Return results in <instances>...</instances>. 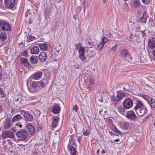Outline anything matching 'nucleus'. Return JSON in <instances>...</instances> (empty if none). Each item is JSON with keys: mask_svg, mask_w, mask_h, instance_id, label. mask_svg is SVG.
<instances>
[{"mask_svg": "<svg viewBox=\"0 0 155 155\" xmlns=\"http://www.w3.org/2000/svg\"><path fill=\"white\" fill-rule=\"evenodd\" d=\"M45 84L42 81L32 82L30 86V91L32 92H35L42 88Z\"/></svg>", "mask_w": 155, "mask_h": 155, "instance_id": "f257e3e1", "label": "nucleus"}, {"mask_svg": "<svg viewBox=\"0 0 155 155\" xmlns=\"http://www.w3.org/2000/svg\"><path fill=\"white\" fill-rule=\"evenodd\" d=\"M120 55L122 59L125 60L129 62H132V58L130 56V54L128 51L125 49L122 50L120 52Z\"/></svg>", "mask_w": 155, "mask_h": 155, "instance_id": "f03ea898", "label": "nucleus"}, {"mask_svg": "<svg viewBox=\"0 0 155 155\" xmlns=\"http://www.w3.org/2000/svg\"><path fill=\"white\" fill-rule=\"evenodd\" d=\"M28 135V132L25 129H21L16 134V137L20 140H24L26 139Z\"/></svg>", "mask_w": 155, "mask_h": 155, "instance_id": "7ed1b4c3", "label": "nucleus"}, {"mask_svg": "<svg viewBox=\"0 0 155 155\" xmlns=\"http://www.w3.org/2000/svg\"><path fill=\"white\" fill-rule=\"evenodd\" d=\"M21 113L23 116L25 121L28 122L32 121L33 117L31 113L28 111L21 110Z\"/></svg>", "mask_w": 155, "mask_h": 155, "instance_id": "20e7f679", "label": "nucleus"}, {"mask_svg": "<svg viewBox=\"0 0 155 155\" xmlns=\"http://www.w3.org/2000/svg\"><path fill=\"white\" fill-rule=\"evenodd\" d=\"M108 40V39L106 37H104L101 38V41L96 45V46L99 51H101V50L104 45L107 41Z\"/></svg>", "mask_w": 155, "mask_h": 155, "instance_id": "39448f33", "label": "nucleus"}, {"mask_svg": "<svg viewBox=\"0 0 155 155\" xmlns=\"http://www.w3.org/2000/svg\"><path fill=\"white\" fill-rule=\"evenodd\" d=\"M123 106L126 109H129L132 106L133 103L131 99L128 98L123 102Z\"/></svg>", "mask_w": 155, "mask_h": 155, "instance_id": "423d86ee", "label": "nucleus"}, {"mask_svg": "<svg viewBox=\"0 0 155 155\" xmlns=\"http://www.w3.org/2000/svg\"><path fill=\"white\" fill-rule=\"evenodd\" d=\"M147 108L143 106L138 110H137L135 111L138 115L141 116L146 114L147 112Z\"/></svg>", "mask_w": 155, "mask_h": 155, "instance_id": "0eeeda50", "label": "nucleus"}, {"mask_svg": "<svg viewBox=\"0 0 155 155\" xmlns=\"http://www.w3.org/2000/svg\"><path fill=\"white\" fill-rule=\"evenodd\" d=\"M25 128L27 131H28V134L30 135H33L35 131L34 126L30 124H26Z\"/></svg>", "mask_w": 155, "mask_h": 155, "instance_id": "6e6552de", "label": "nucleus"}, {"mask_svg": "<svg viewBox=\"0 0 155 155\" xmlns=\"http://www.w3.org/2000/svg\"><path fill=\"white\" fill-rule=\"evenodd\" d=\"M79 52V58L82 61L86 59V57L85 56V48H84L82 46L78 50Z\"/></svg>", "mask_w": 155, "mask_h": 155, "instance_id": "1a4fd4ad", "label": "nucleus"}, {"mask_svg": "<svg viewBox=\"0 0 155 155\" xmlns=\"http://www.w3.org/2000/svg\"><path fill=\"white\" fill-rule=\"evenodd\" d=\"M2 136L4 139L7 137L13 138L15 137L14 134L12 132L8 131H5L2 132Z\"/></svg>", "mask_w": 155, "mask_h": 155, "instance_id": "9d476101", "label": "nucleus"}, {"mask_svg": "<svg viewBox=\"0 0 155 155\" xmlns=\"http://www.w3.org/2000/svg\"><path fill=\"white\" fill-rule=\"evenodd\" d=\"M0 26L2 30L4 31H10L11 27L9 24L5 22H0Z\"/></svg>", "mask_w": 155, "mask_h": 155, "instance_id": "9b49d317", "label": "nucleus"}, {"mask_svg": "<svg viewBox=\"0 0 155 155\" xmlns=\"http://www.w3.org/2000/svg\"><path fill=\"white\" fill-rule=\"evenodd\" d=\"M15 0H5L6 6L9 8H13L15 5Z\"/></svg>", "mask_w": 155, "mask_h": 155, "instance_id": "f8f14e48", "label": "nucleus"}, {"mask_svg": "<svg viewBox=\"0 0 155 155\" xmlns=\"http://www.w3.org/2000/svg\"><path fill=\"white\" fill-rule=\"evenodd\" d=\"M42 75V73L40 71L36 72L31 76V78L33 80H38L41 78Z\"/></svg>", "mask_w": 155, "mask_h": 155, "instance_id": "ddd939ff", "label": "nucleus"}, {"mask_svg": "<svg viewBox=\"0 0 155 155\" xmlns=\"http://www.w3.org/2000/svg\"><path fill=\"white\" fill-rule=\"evenodd\" d=\"M126 115L127 117L130 119L134 120L136 118L137 116L135 113L133 111H130L127 112Z\"/></svg>", "mask_w": 155, "mask_h": 155, "instance_id": "4468645a", "label": "nucleus"}, {"mask_svg": "<svg viewBox=\"0 0 155 155\" xmlns=\"http://www.w3.org/2000/svg\"><path fill=\"white\" fill-rule=\"evenodd\" d=\"M135 105L134 109L135 111L140 109V107H142L144 105L142 102L140 100H138L136 101L134 103Z\"/></svg>", "mask_w": 155, "mask_h": 155, "instance_id": "2eb2a0df", "label": "nucleus"}, {"mask_svg": "<svg viewBox=\"0 0 155 155\" xmlns=\"http://www.w3.org/2000/svg\"><path fill=\"white\" fill-rule=\"evenodd\" d=\"M148 45L149 47L151 49H153L155 48V38H150L148 42Z\"/></svg>", "mask_w": 155, "mask_h": 155, "instance_id": "dca6fc26", "label": "nucleus"}, {"mask_svg": "<svg viewBox=\"0 0 155 155\" xmlns=\"http://www.w3.org/2000/svg\"><path fill=\"white\" fill-rule=\"evenodd\" d=\"M40 60L41 61H44L47 58V55L45 52L43 51L41 52L39 55Z\"/></svg>", "mask_w": 155, "mask_h": 155, "instance_id": "f3484780", "label": "nucleus"}, {"mask_svg": "<svg viewBox=\"0 0 155 155\" xmlns=\"http://www.w3.org/2000/svg\"><path fill=\"white\" fill-rule=\"evenodd\" d=\"M11 119L7 118L4 123V127L5 129L9 128L11 126Z\"/></svg>", "mask_w": 155, "mask_h": 155, "instance_id": "a211bd4d", "label": "nucleus"}, {"mask_svg": "<svg viewBox=\"0 0 155 155\" xmlns=\"http://www.w3.org/2000/svg\"><path fill=\"white\" fill-rule=\"evenodd\" d=\"M39 51V48L37 46H35L32 48L31 51V53L32 54H37Z\"/></svg>", "mask_w": 155, "mask_h": 155, "instance_id": "6ab92c4d", "label": "nucleus"}, {"mask_svg": "<svg viewBox=\"0 0 155 155\" xmlns=\"http://www.w3.org/2000/svg\"><path fill=\"white\" fill-rule=\"evenodd\" d=\"M148 17V15H147V12L146 11H144L140 19V21L143 23H145L146 21V19Z\"/></svg>", "mask_w": 155, "mask_h": 155, "instance_id": "aec40b11", "label": "nucleus"}, {"mask_svg": "<svg viewBox=\"0 0 155 155\" xmlns=\"http://www.w3.org/2000/svg\"><path fill=\"white\" fill-rule=\"evenodd\" d=\"M130 3L133 4L134 8L139 7L140 5V3L139 0H131Z\"/></svg>", "mask_w": 155, "mask_h": 155, "instance_id": "412c9836", "label": "nucleus"}, {"mask_svg": "<svg viewBox=\"0 0 155 155\" xmlns=\"http://www.w3.org/2000/svg\"><path fill=\"white\" fill-rule=\"evenodd\" d=\"M7 35L5 32H3L0 34V39L2 41H5L7 40Z\"/></svg>", "mask_w": 155, "mask_h": 155, "instance_id": "4be33fe9", "label": "nucleus"}, {"mask_svg": "<svg viewBox=\"0 0 155 155\" xmlns=\"http://www.w3.org/2000/svg\"><path fill=\"white\" fill-rule=\"evenodd\" d=\"M125 96V95L124 93L121 92L120 91H117V95L116 96V97L119 100H120L123 97Z\"/></svg>", "mask_w": 155, "mask_h": 155, "instance_id": "5701e85b", "label": "nucleus"}, {"mask_svg": "<svg viewBox=\"0 0 155 155\" xmlns=\"http://www.w3.org/2000/svg\"><path fill=\"white\" fill-rule=\"evenodd\" d=\"M38 59L37 56L32 55L30 57V61L31 63L35 64L37 62Z\"/></svg>", "mask_w": 155, "mask_h": 155, "instance_id": "b1692460", "label": "nucleus"}, {"mask_svg": "<svg viewBox=\"0 0 155 155\" xmlns=\"http://www.w3.org/2000/svg\"><path fill=\"white\" fill-rule=\"evenodd\" d=\"M22 118V117L20 114L14 116L12 118L13 122H16L21 120Z\"/></svg>", "mask_w": 155, "mask_h": 155, "instance_id": "393cba45", "label": "nucleus"}, {"mask_svg": "<svg viewBox=\"0 0 155 155\" xmlns=\"http://www.w3.org/2000/svg\"><path fill=\"white\" fill-rule=\"evenodd\" d=\"M52 119L53 126V127H55L57 126V124L58 123L59 118L57 117H54Z\"/></svg>", "mask_w": 155, "mask_h": 155, "instance_id": "a878e982", "label": "nucleus"}, {"mask_svg": "<svg viewBox=\"0 0 155 155\" xmlns=\"http://www.w3.org/2000/svg\"><path fill=\"white\" fill-rule=\"evenodd\" d=\"M68 150L72 155H76V150L73 146H69L68 147Z\"/></svg>", "mask_w": 155, "mask_h": 155, "instance_id": "bb28decb", "label": "nucleus"}, {"mask_svg": "<svg viewBox=\"0 0 155 155\" xmlns=\"http://www.w3.org/2000/svg\"><path fill=\"white\" fill-rule=\"evenodd\" d=\"M148 103L152 108H155V100L151 97Z\"/></svg>", "mask_w": 155, "mask_h": 155, "instance_id": "cd10ccee", "label": "nucleus"}, {"mask_svg": "<svg viewBox=\"0 0 155 155\" xmlns=\"http://www.w3.org/2000/svg\"><path fill=\"white\" fill-rule=\"evenodd\" d=\"M60 110V108L58 106H54L52 109V112L54 114H58Z\"/></svg>", "mask_w": 155, "mask_h": 155, "instance_id": "c85d7f7f", "label": "nucleus"}, {"mask_svg": "<svg viewBox=\"0 0 155 155\" xmlns=\"http://www.w3.org/2000/svg\"><path fill=\"white\" fill-rule=\"evenodd\" d=\"M21 62L25 66L27 67L28 66L29 63L27 58H21Z\"/></svg>", "mask_w": 155, "mask_h": 155, "instance_id": "c756f323", "label": "nucleus"}, {"mask_svg": "<svg viewBox=\"0 0 155 155\" xmlns=\"http://www.w3.org/2000/svg\"><path fill=\"white\" fill-rule=\"evenodd\" d=\"M40 49L42 50H45L48 48L47 45L45 44H41L39 45Z\"/></svg>", "mask_w": 155, "mask_h": 155, "instance_id": "7c9ffc66", "label": "nucleus"}, {"mask_svg": "<svg viewBox=\"0 0 155 155\" xmlns=\"http://www.w3.org/2000/svg\"><path fill=\"white\" fill-rule=\"evenodd\" d=\"M129 124L127 122H124L123 124V129L124 130H127L128 128Z\"/></svg>", "mask_w": 155, "mask_h": 155, "instance_id": "2f4dec72", "label": "nucleus"}, {"mask_svg": "<svg viewBox=\"0 0 155 155\" xmlns=\"http://www.w3.org/2000/svg\"><path fill=\"white\" fill-rule=\"evenodd\" d=\"M34 8H33V7L31 6H30L29 7V8L28 9V12L29 13V14H34Z\"/></svg>", "mask_w": 155, "mask_h": 155, "instance_id": "473e14b6", "label": "nucleus"}, {"mask_svg": "<svg viewBox=\"0 0 155 155\" xmlns=\"http://www.w3.org/2000/svg\"><path fill=\"white\" fill-rule=\"evenodd\" d=\"M125 109H126L125 108L123 107L122 106H119L118 109L119 111L121 113L123 114L124 113V112L125 111Z\"/></svg>", "mask_w": 155, "mask_h": 155, "instance_id": "72a5a7b5", "label": "nucleus"}, {"mask_svg": "<svg viewBox=\"0 0 155 155\" xmlns=\"http://www.w3.org/2000/svg\"><path fill=\"white\" fill-rule=\"evenodd\" d=\"M75 47H76V49L78 50L82 47V44L81 42H79L75 44Z\"/></svg>", "mask_w": 155, "mask_h": 155, "instance_id": "f704fd0d", "label": "nucleus"}, {"mask_svg": "<svg viewBox=\"0 0 155 155\" xmlns=\"http://www.w3.org/2000/svg\"><path fill=\"white\" fill-rule=\"evenodd\" d=\"M142 96L143 97V98L147 101V102H148V101H149L151 97L145 95H143Z\"/></svg>", "mask_w": 155, "mask_h": 155, "instance_id": "c9c22d12", "label": "nucleus"}, {"mask_svg": "<svg viewBox=\"0 0 155 155\" xmlns=\"http://www.w3.org/2000/svg\"><path fill=\"white\" fill-rule=\"evenodd\" d=\"M36 38L35 37H33L31 35L29 36L28 37V40L30 41H32L34 40Z\"/></svg>", "mask_w": 155, "mask_h": 155, "instance_id": "e433bc0d", "label": "nucleus"}, {"mask_svg": "<svg viewBox=\"0 0 155 155\" xmlns=\"http://www.w3.org/2000/svg\"><path fill=\"white\" fill-rule=\"evenodd\" d=\"M142 2L145 5H147L150 2V0H141Z\"/></svg>", "mask_w": 155, "mask_h": 155, "instance_id": "4c0bfd02", "label": "nucleus"}, {"mask_svg": "<svg viewBox=\"0 0 155 155\" xmlns=\"http://www.w3.org/2000/svg\"><path fill=\"white\" fill-rule=\"evenodd\" d=\"M21 55L25 57H27L28 55V52L26 50H25L21 54Z\"/></svg>", "mask_w": 155, "mask_h": 155, "instance_id": "58836bf2", "label": "nucleus"}, {"mask_svg": "<svg viewBox=\"0 0 155 155\" xmlns=\"http://www.w3.org/2000/svg\"><path fill=\"white\" fill-rule=\"evenodd\" d=\"M118 101H119V100H118L117 98L115 96L113 97L111 99V101L114 102H117Z\"/></svg>", "mask_w": 155, "mask_h": 155, "instance_id": "ea45409f", "label": "nucleus"}, {"mask_svg": "<svg viewBox=\"0 0 155 155\" xmlns=\"http://www.w3.org/2000/svg\"><path fill=\"white\" fill-rule=\"evenodd\" d=\"M89 84L91 85H93L95 83L94 81L92 78H90L89 80Z\"/></svg>", "mask_w": 155, "mask_h": 155, "instance_id": "a19ab883", "label": "nucleus"}, {"mask_svg": "<svg viewBox=\"0 0 155 155\" xmlns=\"http://www.w3.org/2000/svg\"><path fill=\"white\" fill-rule=\"evenodd\" d=\"M78 106L75 105L73 106V110L74 111L76 112L78 111Z\"/></svg>", "mask_w": 155, "mask_h": 155, "instance_id": "79ce46f5", "label": "nucleus"}, {"mask_svg": "<svg viewBox=\"0 0 155 155\" xmlns=\"http://www.w3.org/2000/svg\"><path fill=\"white\" fill-rule=\"evenodd\" d=\"M117 44H116V45L114 46L112 48H111V50L112 51H115L117 49Z\"/></svg>", "mask_w": 155, "mask_h": 155, "instance_id": "37998d69", "label": "nucleus"}, {"mask_svg": "<svg viewBox=\"0 0 155 155\" xmlns=\"http://www.w3.org/2000/svg\"><path fill=\"white\" fill-rule=\"evenodd\" d=\"M113 131L115 133H116L117 134H119L120 133V132L116 128H114L113 130Z\"/></svg>", "mask_w": 155, "mask_h": 155, "instance_id": "c03bdc74", "label": "nucleus"}, {"mask_svg": "<svg viewBox=\"0 0 155 155\" xmlns=\"http://www.w3.org/2000/svg\"><path fill=\"white\" fill-rule=\"evenodd\" d=\"M142 35V36L143 37H144L146 36V34L143 31H140Z\"/></svg>", "mask_w": 155, "mask_h": 155, "instance_id": "a18cd8bd", "label": "nucleus"}, {"mask_svg": "<svg viewBox=\"0 0 155 155\" xmlns=\"http://www.w3.org/2000/svg\"><path fill=\"white\" fill-rule=\"evenodd\" d=\"M83 134L85 136H87L89 134V132L87 133V130L83 132Z\"/></svg>", "mask_w": 155, "mask_h": 155, "instance_id": "49530a36", "label": "nucleus"}, {"mask_svg": "<svg viewBox=\"0 0 155 155\" xmlns=\"http://www.w3.org/2000/svg\"><path fill=\"white\" fill-rule=\"evenodd\" d=\"M32 155H37V153L36 151H33Z\"/></svg>", "mask_w": 155, "mask_h": 155, "instance_id": "de8ad7c7", "label": "nucleus"}, {"mask_svg": "<svg viewBox=\"0 0 155 155\" xmlns=\"http://www.w3.org/2000/svg\"><path fill=\"white\" fill-rule=\"evenodd\" d=\"M3 89H1L0 87V94H2V93H3Z\"/></svg>", "mask_w": 155, "mask_h": 155, "instance_id": "09e8293b", "label": "nucleus"}, {"mask_svg": "<svg viewBox=\"0 0 155 155\" xmlns=\"http://www.w3.org/2000/svg\"><path fill=\"white\" fill-rule=\"evenodd\" d=\"M32 22V20H31L30 18L29 20L28 21V23L29 24H31Z\"/></svg>", "mask_w": 155, "mask_h": 155, "instance_id": "8fccbe9b", "label": "nucleus"}, {"mask_svg": "<svg viewBox=\"0 0 155 155\" xmlns=\"http://www.w3.org/2000/svg\"><path fill=\"white\" fill-rule=\"evenodd\" d=\"M105 153V151L104 150H102L101 151V153L102 154Z\"/></svg>", "mask_w": 155, "mask_h": 155, "instance_id": "3c124183", "label": "nucleus"}, {"mask_svg": "<svg viewBox=\"0 0 155 155\" xmlns=\"http://www.w3.org/2000/svg\"><path fill=\"white\" fill-rule=\"evenodd\" d=\"M2 78V73L0 72V80H1Z\"/></svg>", "mask_w": 155, "mask_h": 155, "instance_id": "603ef678", "label": "nucleus"}, {"mask_svg": "<svg viewBox=\"0 0 155 155\" xmlns=\"http://www.w3.org/2000/svg\"><path fill=\"white\" fill-rule=\"evenodd\" d=\"M119 140H120L119 139H115L114 140V141L115 142H117L119 141Z\"/></svg>", "mask_w": 155, "mask_h": 155, "instance_id": "864d4df0", "label": "nucleus"}, {"mask_svg": "<svg viewBox=\"0 0 155 155\" xmlns=\"http://www.w3.org/2000/svg\"><path fill=\"white\" fill-rule=\"evenodd\" d=\"M152 54L153 55L155 56V50L152 51Z\"/></svg>", "mask_w": 155, "mask_h": 155, "instance_id": "5fc2aeb1", "label": "nucleus"}, {"mask_svg": "<svg viewBox=\"0 0 155 155\" xmlns=\"http://www.w3.org/2000/svg\"><path fill=\"white\" fill-rule=\"evenodd\" d=\"M18 126H19V127H20V128H21L22 127V124H19Z\"/></svg>", "mask_w": 155, "mask_h": 155, "instance_id": "6e6d98bb", "label": "nucleus"}, {"mask_svg": "<svg viewBox=\"0 0 155 155\" xmlns=\"http://www.w3.org/2000/svg\"><path fill=\"white\" fill-rule=\"evenodd\" d=\"M120 33H121V34H123V31L122 30L119 31Z\"/></svg>", "mask_w": 155, "mask_h": 155, "instance_id": "4d7b16f0", "label": "nucleus"}, {"mask_svg": "<svg viewBox=\"0 0 155 155\" xmlns=\"http://www.w3.org/2000/svg\"><path fill=\"white\" fill-rule=\"evenodd\" d=\"M138 61V59H135V61H134V62H137Z\"/></svg>", "mask_w": 155, "mask_h": 155, "instance_id": "13d9d810", "label": "nucleus"}, {"mask_svg": "<svg viewBox=\"0 0 155 155\" xmlns=\"http://www.w3.org/2000/svg\"><path fill=\"white\" fill-rule=\"evenodd\" d=\"M91 42H90V41H88V44H88V45H91Z\"/></svg>", "mask_w": 155, "mask_h": 155, "instance_id": "bf43d9fd", "label": "nucleus"}, {"mask_svg": "<svg viewBox=\"0 0 155 155\" xmlns=\"http://www.w3.org/2000/svg\"><path fill=\"white\" fill-rule=\"evenodd\" d=\"M153 124L154 125H155V119L154 120Z\"/></svg>", "mask_w": 155, "mask_h": 155, "instance_id": "052dcab7", "label": "nucleus"}, {"mask_svg": "<svg viewBox=\"0 0 155 155\" xmlns=\"http://www.w3.org/2000/svg\"><path fill=\"white\" fill-rule=\"evenodd\" d=\"M148 117V116H146L145 117V118L147 119Z\"/></svg>", "mask_w": 155, "mask_h": 155, "instance_id": "680f3d73", "label": "nucleus"}, {"mask_svg": "<svg viewBox=\"0 0 155 155\" xmlns=\"http://www.w3.org/2000/svg\"><path fill=\"white\" fill-rule=\"evenodd\" d=\"M105 1L106 0H103V2L104 3H105Z\"/></svg>", "mask_w": 155, "mask_h": 155, "instance_id": "e2e57ef3", "label": "nucleus"}, {"mask_svg": "<svg viewBox=\"0 0 155 155\" xmlns=\"http://www.w3.org/2000/svg\"><path fill=\"white\" fill-rule=\"evenodd\" d=\"M18 101H19V98H18L16 100V101L17 102Z\"/></svg>", "mask_w": 155, "mask_h": 155, "instance_id": "0e129e2a", "label": "nucleus"}, {"mask_svg": "<svg viewBox=\"0 0 155 155\" xmlns=\"http://www.w3.org/2000/svg\"><path fill=\"white\" fill-rule=\"evenodd\" d=\"M12 130H13V131H14V132H15L16 131V130H15L14 129H13Z\"/></svg>", "mask_w": 155, "mask_h": 155, "instance_id": "69168bd1", "label": "nucleus"}, {"mask_svg": "<svg viewBox=\"0 0 155 155\" xmlns=\"http://www.w3.org/2000/svg\"><path fill=\"white\" fill-rule=\"evenodd\" d=\"M99 151V150H98L97 151V153Z\"/></svg>", "mask_w": 155, "mask_h": 155, "instance_id": "338daca9", "label": "nucleus"}, {"mask_svg": "<svg viewBox=\"0 0 155 155\" xmlns=\"http://www.w3.org/2000/svg\"><path fill=\"white\" fill-rule=\"evenodd\" d=\"M79 9H80V10H81V7H79Z\"/></svg>", "mask_w": 155, "mask_h": 155, "instance_id": "774afa93", "label": "nucleus"}]
</instances>
